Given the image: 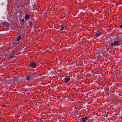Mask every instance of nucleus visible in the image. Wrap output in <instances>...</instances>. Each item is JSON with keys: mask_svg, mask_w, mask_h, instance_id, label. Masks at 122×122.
Instances as JSON below:
<instances>
[{"mask_svg": "<svg viewBox=\"0 0 122 122\" xmlns=\"http://www.w3.org/2000/svg\"><path fill=\"white\" fill-rule=\"evenodd\" d=\"M70 79L69 78L65 77L63 78L62 81L64 83H66L70 81Z\"/></svg>", "mask_w": 122, "mask_h": 122, "instance_id": "f257e3e1", "label": "nucleus"}, {"mask_svg": "<svg viewBox=\"0 0 122 122\" xmlns=\"http://www.w3.org/2000/svg\"><path fill=\"white\" fill-rule=\"evenodd\" d=\"M110 45L112 46H119V44L118 41H115L113 42L110 44Z\"/></svg>", "mask_w": 122, "mask_h": 122, "instance_id": "f03ea898", "label": "nucleus"}, {"mask_svg": "<svg viewBox=\"0 0 122 122\" xmlns=\"http://www.w3.org/2000/svg\"><path fill=\"white\" fill-rule=\"evenodd\" d=\"M88 119V118L87 117H83L81 118L80 120H81V122H84L86 121Z\"/></svg>", "mask_w": 122, "mask_h": 122, "instance_id": "7ed1b4c3", "label": "nucleus"}, {"mask_svg": "<svg viewBox=\"0 0 122 122\" xmlns=\"http://www.w3.org/2000/svg\"><path fill=\"white\" fill-rule=\"evenodd\" d=\"M31 66L33 68H35L37 66V65L36 63L32 62L30 63Z\"/></svg>", "mask_w": 122, "mask_h": 122, "instance_id": "20e7f679", "label": "nucleus"}, {"mask_svg": "<svg viewBox=\"0 0 122 122\" xmlns=\"http://www.w3.org/2000/svg\"><path fill=\"white\" fill-rule=\"evenodd\" d=\"M105 46H103L101 49V51H102V53L105 52L107 50V49H105Z\"/></svg>", "mask_w": 122, "mask_h": 122, "instance_id": "39448f33", "label": "nucleus"}, {"mask_svg": "<svg viewBox=\"0 0 122 122\" xmlns=\"http://www.w3.org/2000/svg\"><path fill=\"white\" fill-rule=\"evenodd\" d=\"M63 23H61V30H63V32L65 31V30H66L65 26V25H63L62 24Z\"/></svg>", "mask_w": 122, "mask_h": 122, "instance_id": "423d86ee", "label": "nucleus"}, {"mask_svg": "<svg viewBox=\"0 0 122 122\" xmlns=\"http://www.w3.org/2000/svg\"><path fill=\"white\" fill-rule=\"evenodd\" d=\"M30 18V15L29 14H27L25 15V20H27Z\"/></svg>", "mask_w": 122, "mask_h": 122, "instance_id": "0eeeda50", "label": "nucleus"}, {"mask_svg": "<svg viewBox=\"0 0 122 122\" xmlns=\"http://www.w3.org/2000/svg\"><path fill=\"white\" fill-rule=\"evenodd\" d=\"M26 78L28 81H31L32 80L31 77L30 76H27L26 77Z\"/></svg>", "mask_w": 122, "mask_h": 122, "instance_id": "6e6552de", "label": "nucleus"}, {"mask_svg": "<svg viewBox=\"0 0 122 122\" xmlns=\"http://www.w3.org/2000/svg\"><path fill=\"white\" fill-rule=\"evenodd\" d=\"M101 34L100 32H97L96 33V36L97 37H98Z\"/></svg>", "mask_w": 122, "mask_h": 122, "instance_id": "1a4fd4ad", "label": "nucleus"}, {"mask_svg": "<svg viewBox=\"0 0 122 122\" xmlns=\"http://www.w3.org/2000/svg\"><path fill=\"white\" fill-rule=\"evenodd\" d=\"M21 36L20 35L18 38L16 39V41H19L20 39L21 38Z\"/></svg>", "mask_w": 122, "mask_h": 122, "instance_id": "9d476101", "label": "nucleus"}, {"mask_svg": "<svg viewBox=\"0 0 122 122\" xmlns=\"http://www.w3.org/2000/svg\"><path fill=\"white\" fill-rule=\"evenodd\" d=\"M3 24H4V25L5 26H8L9 25V24L8 23H7L6 22H5L4 23H3Z\"/></svg>", "mask_w": 122, "mask_h": 122, "instance_id": "9b49d317", "label": "nucleus"}, {"mask_svg": "<svg viewBox=\"0 0 122 122\" xmlns=\"http://www.w3.org/2000/svg\"><path fill=\"white\" fill-rule=\"evenodd\" d=\"M62 69H63L62 70L61 69V73H62L63 74V73L66 70L64 69V68H63Z\"/></svg>", "mask_w": 122, "mask_h": 122, "instance_id": "f8f14e48", "label": "nucleus"}, {"mask_svg": "<svg viewBox=\"0 0 122 122\" xmlns=\"http://www.w3.org/2000/svg\"><path fill=\"white\" fill-rule=\"evenodd\" d=\"M32 22L31 21L29 22L28 23V24L30 25H31L32 24Z\"/></svg>", "mask_w": 122, "mask_h": 122, "instance_id": "ddd939ff", "label": "nucleus"}, {"mask_svg": "<svg viewBox=\"0 0 122 122\" xmlns=\"http://www.w3.org/2000/svg\"><path fill=\"white\" fill-rule=\"evenodd\" d=\"M63 114H64V113H66V110H64V109L63 110Z\"/></svg>", "mask_w": 122, "mask_h": 122, "instance_id": "4468645a", "label": "nucleus"}, {"mask_svg": "<svg viewBox=\"0 0 122 122\" xmlns=\"http://www.w3.org/2000/svg\"><path fill=\"white\" fill-rule=\"evenodd\" d=\"M109 90L107 88H106L105 89V91L107 92H109Z\"/></svg>", "mask_w": 122, "mask_h": 122, "instance_id": "2eb2a0df", "label": "nucleus"}, {"mask_svg": "<svg viewBox=\"0 0 122 122\" xmlns=\"http://www.w3.org/2000/svg\"><path fill=\"white\" fill-rule=\"evenodd\" d=\"M66 35V34L64 33H63L61 34V35H62L63 36H64V35ZM62 37V36H61V37Z\"/></svg>", "mask_w": 122, "mask_h": 122, "instance_id": "dca6fc26", "label": "nucleus"}, {"mask_svg": "<svg viewBox=\"0 0 122 122\" xmlns=\"http://www.w3.org/2000/svg\"><path fill=\"white\" fill-rule=\"evenodd\" d=\"M120 27L122 29V25H120Z\"/></svg>", "mask_w": 122, "mask_h": 122, "instance_id": "f3484780", "label": "nucleus"}, {"mask_svg": "<svg viewBox=\"0 0 122 122\" xmlns=\"http://www.w3.org/2000/svg\"><path fill=\"white\" fill-rule=\"evenodd\" d=\"M21 20L22 22H23L24 21V20L23 19H21Z\"/></svg>", "mask_w": 122, "mask_h": 122, "instance_id": "a211bd4d", "label": "nucleus"}, {"mask_svg": "<svg viewBox=\"0 0 122 122\" xmlns=\"http://www.w3.org/2000/svg\"><path fill=\"white\" fill-rule=\"evenodd\" d=\"M64 51V50H61V53H62V52H63Z\"/></svg>", "mask_w": 122, "mask_h": 122, "instance_id": "6ab92c4d", "label": "nucleus"}, {"mask_svg": "<svg viewBox=\"0 0 122 122\" xmlns=\"http://www.w3.org/2000/svg\"><path fill=\"white\" fill-rule=\"evenodd\" d=\"M64 74V75H63V76H64L65 75V74Z\"/></svg>", "mask_w": 122, "mask_h": 122, "instance_id": "aec40b11", "label": "nucleus"}, {"mask_svg": "<svg viewBox=\"0 0 122 122\" xmlns=\"http://www.w3.org/2000/svg\"><path fill=\"white\" fill-rule=\"evenodd\" d=\"M62 76H63V75H61V77H63Z\"/></svg>", "mask_w": 122, "mask_h": 122, "instance_id": "412c9836", "label": "nucleus"}, {"mask_svg": "<svg viewBox=\"0 0 122 122\" xmlns=\"http://www.w3.org/2000/svg\"><path fill=\"white\" fill-rule=\"evenodd\" d=\"M64 90H65L64 89H63V91H64Z\"/></svg>", "mask_w": 122, "mask_h": 122, "instance_id": "4be33fe9", "label": "nucleus"}]
</instances>
